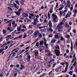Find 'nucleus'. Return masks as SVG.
Masks as SVG:
<instances>
[{"label": "nucleus", "instance_id": "nucleus-1", "mask_svg": "<svg viewBox=\"0 0 77 77\" xmlns=\"http://www.w3.org/2000/svg\"><path fill=\"white\" fill-rule=\"evenodd\" d=\"M55 53L56 54V55L57 56L59 57V56L60 55V50H55Z\"/></svg>", "mask_w": 77, "mask_h": 77}, {"label": "nucleus", "instance_id": "nucleus-2", "mask_svg": "<svg viewBox=\"0 0 77 77\" xmlns=\"http://www.w3.org/2000/svg\"><path fill=\"white\" fill-rule=\"evenodd\" d=\"M28 55L29 56L27 57V58H26V60H27V62H29L31 61L30 59H31V57L30 55Z\"/></svg>", "mask_w": 77, "mask_h": 77}, {"label": "nucleus", "instance_id": "nucleus-3", "mask_svg": "<svg viewBox=\"0 0 77 77\" xmlns=\"http://www.w3.org/2000/svg\"><path fill=\"white\" fill-rule=\"evenodd\" d=\"M34 53H35V57H37V56L39 55V53L38 52V51L35 50L34 51Z\"/></svg>", "mask_w": 77, "mask_h": 77}, {"label": "nucleus", "instance_id": "nucleus-4", "mask_svg": "<svg viewBox=\"0 0 77 77\" xmlns=\"http://www.w3.org/2000/svg\"><path fill=\"white\" fill-rule=\"evenodd\" d=\"M54 37L56 39H58L60 38V37H59L58 35H54Z\"/></svg>", "mask_w": 77, "mask_h": 77}, {"label": "nucleus", "instance_id": "nucleus-5", "mask_svg": "<svg viewBox=\"0 0 77 77\" xmlns=\"http://www.w3.org/2000/svg\"><path fill=\"white\" fill-rule=\"evenodd\" d=\"M14 7L15 8L17 9V10L19 8V7L18 6H17V4L15 3L14 4Z\"/></svg>", "mask_w": 77, "mask_h": 77}, {"label": "nucleus", "instance_id": "nucleus-6", "mask_svg": "<svg viewBox=\"0 0 77 77\" xmlns=\"http://www.w3.org/2000/svg\"><path fill=\"white\" fill-rule=\"evenodd\" d=\"M53 7H51V8H50V9H49V12H50V14L53 12Z\"/></svg>", "mask_w": 77, "mask_h": 77}, {"label": "nucleus", "instance_id": "nucleus-7", "mask_svg": "<svg viewBox=\"0 0 77 77\" xmlns=\"http://www.w3.org/2000/svg\"><path fill=\"white\" fill-rule=\"evenodd\" d=\"M44 44V42L42 40V41L40 42L39 43V45H43Z\"/></svg>", "mask_w": 77, "mask_h": 77}, {"label": "nucleus", "instance_id": "nucleus-8", "mask_svg": "<svg viewBox=\"0 0 77 77\" xmlns=\"http://www.w3.org/2000/svg\"><path fill=\"white\" fill-rule=\"evenodd\" d=\"M52 16L53 17H54V18H55L56 19L57 18V16L56 15H55V14H52Z\"/></svg>", "mask_w": 77, "mask_h": 77}, {"label": "nucleus", "instance_id": "nucleus-9", "mask_svg": "<svg viewBox=\"0 0 77 77\" xmlns=\"http://www.w3.org/2000/svg\"><path fill=\"white\" fill-rule=\"evenodd\" d=\"M56 28L57 29H60L62 28V27L61 26H60L59 25H58L56 27Z\"/></svg>", "mask_w": 77, "mask_h": 77}, {"label": "nucleus", "instance_id": "nucleus-10", "mask_svg": "<svg viewBox=\"0 0 77 77\" xmlns=\"http://www.w3.org/2000/svg\"><path fill=\"white\" fill-rule=\"evenodd\" d=\"M20 66L21 67H20V70H21L23 69H24V67L23 66V65H20Z\"/></svg>", "mask_w": 77, "mask_h": 77}, {"label": "nucleus", "instance_id": "nucleus-11", "mask_svg": "<svg viewBox=\"0 0 77 77\" xmlns=\"http://www.w3.org/2000/svg\"><path fill=\"white\" fill-rule=\"evenodd\" d=\"M25 50L24 49H23L22 50V51H21V52H20V53H19V54H18L17 55V56H18L19 55H20Z\"/></svg>", "mask_w": 77, "mask_h": 77}, {"label": "nucleus", "instance_id": "nucleus-12", "mask_svg": "<svg viewBox=\"0 0 77 77\" xmlns=\"http://www.w3.org/2000/svg\"><path fill=\"white\" fill-rule=\"evenodd\" d=\"M15 13L17 15H18L19 16H20V12H19L17 11L16 12H15Z\"/></svg>", "mask_w": 77, "mask_h": 77}, {"label": "nucleus", "instance_id": "nucleus-13", "mask_svg": "<svg viewBox=\"0 0 77 77\" xmlns=\"http://www.w3.org/2000/svg\"><path fill=\"white\" fill-rule=\"evenodd\" d=\"M57 41L55 39H52L51 41V42L52 43H54L55 42H56Z\"/></svg>", "mask_w": 77, "mask_h": 77}, {"label": "nucleus", "instance_id": "nucleus-14", "mask_svg": "<svg viewBox=\"0 0 77 77\" xmlns=\"http://www.w3.org/2000/svg\"><path fill=\"white\" fill-rule=\"evenodd\" d=\"M71 51L72 52L73 51V43L72 42L71 43Z\"/></svg>", "mask_w": 77, "mask_h": 77}, {"label": "nucleus", "instance_id": "nucleus-15", "mask_svg": "<svg viewBox=\"0 0 77 77\" xmlns=\"http://www.w3.org/2000/svg\"><path fill=\"white\" fill-rule=\"evenodd\" d=\"M71 51L72 52L73 51V43L72 42L71 43Z\"/></svg>", "mask_w": 77, "mask_h": 77}, {"label": "nucleus", "instance_id": "nucleus-16", "mask_svg": "<svg viewBox=\"0 0 77 77\" xmlns=\"http://www.w3.org/2000/svg\"><path fill=\"white\" fill-rule=\"evenodd\" d=\"M24 14H25V15L23 17H28V14H27L25 13H24Z\"/></svg>", "mask_w": 77, "mask_h": 77}, {"label": "nucleus", "instance_id": "nucleus-17", "mask_svg": "<svg viewBox=\"0 0 77 77\" xmlns=\"http://www.w3.org/2000/svg\"><path fill=\"white\" fill-rule=\"evenodd\" d=\"M65 27L66 28H68L69 27V26L67 24H66L65 25Z\"/></svg>", "mask_w": 77, "mask_h": 77}, {"label": "nucleus", "instance_id": "nucleus-18", "mask_svg": "<svg viewBox=\"0 0 77 77\" xmlns=\"http://www.w3.org/2000/svg\"><path fill=\"white\" fill-rule=\"evenodd\" d=\"M41 26V24H38L37 25L36 29H38V28L40 26Z\"/></svg>", "mask_w": 77, "mask_h": 77}, {"label": "nucleus", "instance_id": "nucleus-19", "mask_svg": "<svg viewBox=\"0 0 77 77\" xmlns=\"http://www.w3.org/2000/svg\"><path fill=\"white\" fill-rule=\"evenodd\" d=\"M48 19H50L51 18H50V14H49V12H48Z\"/></svg>", "mask_w": 77, "mask_h": 77}, {"label": "nucleus", "instance_id": "nucleus-20", "mask_svg": "<svg viewBox=\"0 0 77 77\" xmlns=\"http://www.w3.org/2000/svg\"><path fill=\"white\" fill-rule=\"evenodd\" d=\"M75 54H74L73 55V58L74 59V60L75 61L76 58L75 57Z\"/></svg>", "mask_w": 77, "mask_h": 77}, {"label": "nucleus", "instance_id": "nucleus-21", "mask_svg": "<svg viewBox=\"0 0 77 77\" xmlns=\"http://www.w3.org/2000/svg\"><path fill=\"white\" fill-rule=\"evenodd\" d=\"M60 69L59 68H56L55 69V71H56V72H59V69Z\"/></svg>", "mask_w": 77, "mask_h": 77}, {"label": "nucleus", "instance_id": "nucleus-22", "mask_svg": "<svg viewBox=\"0 0 77 77\" xmlns=\"http://www.w3.org/2000/svg\"><path fill=\"white\" fill-rule=\"evenodd\" d=\"M53 22H54L55 23H56V22H57L56 21V19L55 18H53Z\"/></svg>", "mask_w": 77, "mask_h": 77}, {"label": "nucleus", "instance_id": "nucleus-23", "mask_svg": "<svg viewBox=\"0 0 77 77\" xmlns=\"http://www.w3.org/2000/svg\"><path fill=\"white\" fill-rule=\"evenodd\" d=\"M72 12L75 13L77 14V10L75 9V10H73L72 11Z\"/></svg>", "mask_w": 77, "mask_h": 77}, {"label": "nucleus", "instance_id": "nucleus-24", "mask_svg": "<svg viewBox=\"0 0 77 77\" xmlns=\"http://www.w3.org/2000/svg\"><path fill=\"white\" fill-rule=\"evenodd\" d=\"M7 66H6L5 67H4L3 69L4 70H5V71L6 72L7 71Z\"/></svg>", "mask_w": 77, "mask_h": 77}, {"label": "nucleus", "instance_id": "nucleus-25", "mask_svg": "<svg viewBox=\"0 0 77 77\" xmlns=\"http://www.w3.org/2000/svg\"><path fill=\"white\" fill-rule=\"evenodd\" d=\"M34 32V31L30 30V33L29 35H31Z\"/></svg>", "mask_w": 77, "mask_h": 77}, {"label": "nucleus", "instance_id": "nucleus-26", "mask_svg": "<svg viewBox=\"0 0 77 77\" xmlns=\"http://www.w3.org/2000/svg\"><path fill=\"white\" fill-rule=\"evenodd\" d=\"M6 30L4 29H3V33L5 34V36L6 35Z\"/></svg>", "mask_w": 77, "mask_h": 77}, {"label": "nucleus", "instance_id": "nucleus-27", "mask_svg": "<svg viewBox=\"0 0 77 77\" xmlns=\"http://www.w3.org/2000/svg\"><path fill=\"white\" fill-rule=\"evenodd\" d=\"M39 44V42H37L36 43V44L35 45V46H36L37 47H38L39 46V45H38Z\"/></svg>", "mask_w": 77, "mask_h": 77}, {"label": "nucleus", "instance_id": "nucleus-28", "mask_svg": "<svg viewBox=\"0 0 77 77\" xmlns=\"http://www.w3.org/2000/svg\"><path fill=\"white\" fill-rule=\"evenodd\" d=\"M12 55L11 54H10L9 56V57H8V58H10V59H12L13 58V57H11V56Z\"/></svg>", "mask_w": 77, "mask_h": 77}, {"label": "nucleus", "instance_id": "nucleus-29", "mask_svg": "<svg viewBox=\"0 0 77 77\" xmlns=\"http://www.w3.org/2000/svg\"><path fill=\"white\" fill-rule=\"evenodd\" d=\"M24 2V0H21V1H20V3L22 5H23Z\"/></svg>", "mask_w": 77, "mask_h": 77}, {"label": "nucleus", "instance_id": "nucleus-30", "mask_svg": "<svg viewBox=\"0 0 77 77\" xmlns=\"http://www.w3.org/2000/svg\"><path fill=\"white\" fill-rule=\"evenodd\" d=\"M38 20V19L37 18H36L34 20V22H36V21H37Z\"/></svg>", "mask_w": 77, "mask_h": 77}, {"label": "nucleus", "instance_id": "nucleus-31", "mask_svg": "<svg viewBox=\"0 0 77 77\" xmlns=\"http://www.w3.org/2000/svg\"><path fill=\"white\" fill-rule=\"evenodd\" d=\"M14 54H13V55H12V57H15L16 56V54L15 53V52H14V53H13Z\"/></svg>", "mask_w": 77, "mask_h": 77}, {"label": "nucleus", "instance_id": "nucleus-32", "mask_svg": "<svg viewBox=\"0 0 77 77\" xmlns=\"http://www.w3.org/2000/svg\"><path fill=\"white\" fill-rule=\"evenodd\" d=\"M58 32H63V30L62 29H58Z\"/></svg>", "mask_w": 77, "mask_h": 77}, {"label": "nucleus", "instance_id": "nucleus-33", "mask_svg": "<svg viewBox=\"0 0 77 77\" xmlns=\"http://www.w3.org/2000/svg\"><path fill=\"white\" fill-rule=\"evenodd\" d=\"M76 62H75L72 65V66H74V67H75V66H76Z\"/></svg>", "mask_w": 77, "mask_h": 77}, {"label": "nucleus", "instance_id": "nucleus-34", "mask_svg": "<svg viewBox=\"0 0 77 77\" xmlns=\"http://www.w3.org/2000/svg\"><path fill=\"white\" fill-rule=\"evenodd\" d=\"M73 73V71H71L70 72H69V73L70 74V75H72V74Z\"/></svg>", "mask_w": 77, "mask_h": 77}, {"label": "nucleus", "instance_id": "nucleus-35", "mask_svg": "<svg viewBox=\"0 0 77 77\" xmlns=\"http://www.w3.org/2000/svg\"><path fill=\"white\" fill-rule=\"evenodd\" d=\"M49 25H52L51 21V20L49 21L48 23Z\"/></svg>", "mask_w": 77, "mask_h": 77}, {"label": "nucleus", "instance_id": "nucleus-36", "mask_svg": "<svg viewBox=\"0 0 77 77\" xmlns=\"http://www.w3.org/2000/svg\"><path fill=\"white\" fill-rule=\"evenodd\" d=\"M8 10L10 11H12V9L11 8V7H8Z\"/></svg>", "mask_w": 77, "mask_h": 77}, {"label": "nucleus", "instance_id": "nucleus-37", "mask_svg": "<svg viewBox=\"0 0 77 77\" xmlns=\"http://www.w3.org/2000/svg\"><path fill=\"white\" fill-rule=\"evenodd\" d=\"M16 4H17L19 5H20V4H19V2L18 1H16Z\"/></svg>", "mask_w": 77, "mask_h": 77}, {"label": "nucleus", "instance_id": "nucleus-38", "mask_svg": "<svg viewBox=\"0 0 77 77\" xmlns=\"http://www.w3.org/2000/svg\"><path fill=\"white\" fill-rule=\"evenodd\" d=\"M45 27V26H41V27H39V29H41L44 28Z\"/></svg>", "mask_w": 77, "mask_h": 77}, {"label": "nucleus", "instance_id": "nucleus-39", "mask_svg": "<svg viewBox=\"0 0 77 77\" xmlns=\"http://www.w3.org/2000/svg\"><path fill=\"white\" fill-rule=\"evenodd\" d=\"M11 37L12 36L11 35H8L7 36V38H11Z\"/></svg>", "mask_w": 77, "mask_h": 77}, {"label": "nucleus", "instance_id": "nucleus-40", "mask_svg": "<svg viewBox=\"0 0 77 77\" xmlns=\"http://www.w3.org/2000/svg\"><path fill=\"white\" fill-rule=\"evenodd\" d=\"M34 35H33L34 36H35L36 35H37L38 34L37 33V32H35L34 33Z\"/></svg>", "mask_w": 77, "mask_h": 77}, {"label": "nucleus", "instance_id": "nucleus-41", "mask_svg": "<svg viewBox=\"0 0 77 77\" xmlns=\"http://www.w3.org/2000/svg\"><path fill=\"white\" fill-rule=\"evenodd\" d=\"M70 37L69 35H67L66 38L67 39L69 38V39H70V38L69 37Z\"/></svg>", "mask_w": 77, "mask_h": 77}, {"label": "nucleus", "instance_id": "nucleus-42", "mask_svg": "<svg viewBox=\"0 0 77 77\" xmlns=\"http://www.w3.org/2000/svg\"><path fill=\"white\" fill-rule=\"evenodd\" d=\"M22 9L21 8H20L18 9V11L19 13L21 12Z\"/></svg>", "mask_w": 77, "mask_h": 77}, {"label": "nucleus", "instance_id": "nucleus-43", "mask_svg": "<svg viewBox=\"0 0 77 77\" xmlns=\"http://www.w3.org/2000/svg\"><path fill=\"white\" fill-rule=\"evenodd\" d=\"M37 23L36 22H34L33 24V25L34 26H35L36 25H37Z\"/></svg>", "mask_w": 77, "mask_h": 77}, {"label": "nucleus", "instance_id": "nucleus-44", "mask_svg": "<svg viewBox=\"0 0 77 77\" xmlns=\"http://www.w3.org/2000/svg\"><path fill=\"white\" fill-rule=\"evenodd\" d=\"M3 72H2V73H1L0 74V77H2L3 76Z\"/></svg>", "mask_w": 77, "mask_h": 77}, {"label": "nucleus", "instance_id": "nucleus-45", "mask_svg": "<svg viewBox=\"0 0 77 77\" xmlns=\"http://www.w3.org/2000/svg\"><path fill=\"white\" fill-rule=\"evenodd\" d=\"M53 37L52 35H49L48 36V38H52Z\"/></svg>", "mask_w": 77, "mask_h": 77}, {"label": "nucleus", "instance_id": "nucleus-46", "mask_svg": "<svg viewBox=\"0 0 77 77\" xmlns=\"http://www.w3.org/2000/svg\"><path fill=\"white\" fill-rule=\"evenodd\" d=\"M56 49H58V50H60L59 47V46H57L56 47Z\"/></svg>", "mask_w": 77, "mask_h": 77}, {"label": "nucleus", "instance_id": "nucleus-47", "mask_svg": "<svg viewBox=\"0 0 77 77\" xmlns=\"http://www.w3.org/2000/svg\"><path fill=\"white\" fill-rule=\"evenodd\" d=\"M60 38H61L60 41H64V39L63 37H60Z\"/></svg>", "mask_w": 77, "mask_h": 77}, {"label": "nucleus", "instance_id": "nucleus-48", "mask_svg": "<svg viewBox=\"0 0 77 77\" xmlns=\"http://www.w3.org/2000/svg\"><path fill=\"white\" fill-rule=\"evenodd\" d=\"M45 31V29H42L40 30V31L42 32H44Z\"/></svg>", "mask_w": 77, "mask_h": 77}, {"label": "nucleus", "instance_id": "nucleus-49", "mask_svg": "<svg viewBox=\"0 0 77 77\" xmlns=\"http://www.w3.org/2000/svg\"><path fill=\"white\" fill-rule=\"evenodd\" d=\"M63 9L62 8L60 7V8H59L58 10L59 11H61Z\"/></svg>", "mask_w": 77, "mask_h": 77}, {"label": "nucleus", "instance_id": "nucleus-50", "mask_svg": "<svg viewBox=\"0 0 77 77\" xmlns=\"http://www.w3.org/2000/svg\"><path fill=\"white\" fill-rule=\"evenodd\" d=\"M56 65V63H55V64H54L53 65V68Z\"/></svg>", "mask_w": 77, "mask_h": 77}, {"label": "nucleus", "instance_id": "nucleus-51", "mask_svg": "<svg viewBox=\"0 0 77 77\" xmlns=\"http://www.w3.org/2000/svg\"><path fill=\"white\" fill-rule=\"evenodd\" d=\"M36 32L37 33V35H38L39 33V32L37 30H36Z\"/></svg>", "mask_w": 77, "mask_h": 77}, {"label": "nucleus", "instance_id": "nucleus-52", "mask_svg": "<svg viewBox=\"0 0 77 77\" xmlns=\"http://www.w3.org/2000/svg\"><path fill=\"white\" fill-rule=\"evenodd\" d=\"M9 45H8L7 46H6L5 47V50H7L8 48V47H9Z\"/></svg>", "mask_w": 77, "mask_h": 77}, {"label": "nucleus", "instance_id": "nucleus-53", "mask_svg": "<svg viewBox=\"0 0 77 77\" xmlns=\"http://www.w3.org/2000/svg\"><path fill=\"white\" fill-rule=\"evenodd\" d=\"M19 57H20V58L22 59L23 58L22 55L19 56Z\"/></svg>", "mask_w": 77, "mask_h": 77}, {"label": "nucleus", "instance_id": "nucleus-54", "mask_svg": "<svg viewBox=\"0 0 77 77\" xmlns=\"http://www.w3.org/2000/svg\"><path fill=\"white\" fill-rule=\"evenodd\" d=\"M76 14H77V13H74V16H73V17H76V15H77Z\"/></svg>", "mask_w": 77, "mask_h": 77}, {"label": "nucleus", "instance_id": "nucleus-55", "mask_svg": "<svg viewBox=\"0 0 77 77\" xmlns=\"http://www.w3.org/2000/svg\"><path fill=\"white\" fill-rule=\"evenodd\" d=\"M30 15L31 16V17H34V15L32 14H30Z\"/></svg>", "mask_w": 77, "mask_h": 77}, {"label": "nucleus", "instance_id": "nucleus-56", "mask_svg": "<svg viewBox=\"0 0 77 77\" xmlns=\"http://www.w3.org/2000/svg\"><path fill=\"white\" fill-rule=\"evenodd\" d=\"M29 29H32V26H31V25H29Z\"/></svg>", "mask_w": 77, "mask_h": 77}, {"label": "nucleus", "instance_id": "nucleus-57", "mask_svg": "<svg viewBox=\"0 0 77 77\" xmlns=\"http://www.w3.org/2000/svg\"><path fill=\"white\" fill-rule=\"evenodd\" d=\"M10 60V59L9 58H8V60L6 61V62H8Z\"/></svg>", "mask_w": 77, "mask_h": 77}, {"label": "nucleus", "instance_id": "nucleus-58", "mask_svg": "<svg viewBox=\"0 0 77 77\" xmlns=\"http://www.w3.org/2000/svg\"><path fill=\"white\" fill-rule=\"evenodd\" d=\"M68 15H68V14H66V16H65V17H66V19H67V18L68 17Z\"/></svg>", "mask_w": 77, "mask_h": 77}, {"label": "nucleus", "instance_id": "nucleus-59", "mask_svg": "<svg viewBox=\"0 0 77 77\" xmlns=\"http://www.w3.org/2000/svg\"><path fill=\"white\" fill-rule=\"evenodd\" d=\"M73 33H75L76 32V30L75 29H74L73 30Z\"/></svg>", "mask_w": 77, "mask_h": 77}, {"label": "nucleus", "instance_id": "nucleus-60", "mask_svg": "<svg viewBox=\"0 0 77 77\" xmlns=\"http://www.w3.org/2000/svg\"><path fill=\"white\" fill-rule=\"evenodd\" d=\"M44 73H43L42 75H40V77H43L44 76Z\"/></svg>", "mask_w": 77, "mask_h": 77}, {"label": "nucleus", "instance_id": "nucleus-61", "mask_svg": "<svg viewBox=\"0 0 77 77\" xmlns=\"http://www.w3.org/2000/svg\"><path fill=\"white\" fill-rule=\"evenodd\" d=\"M66 21V19H63V22L64 23Z\"/></svg>", "mask_w": 77, "mask_h": 77}, {"label": "nucleus", "instance_id": "nucleus-62", "mask_svg": "<svg viewBox=\"0 0 77 77\" xmlns=\"http://www.w3.org/2000/svg\"><path fill=\"white\" fill-rule=\"evenodd\" d=\"M25 73L26 75H28L29 74V73H28L27 72H25Z\"/></svg>", "mask_w": 77, "mask_h": 77}, {"label": "nucleus", "instance_id": "nucleus-63", "mask_svg": "<svg viewBox=\"0 0 77 77\" xmlns=\"http://www.w3.org/2000/svg\"><path fill=\"white\" fill-rule=\"evenodd\" d=\"M16 50H17V49H15L14 50H12V51H11V53H13V52H14V51H15Z\"/></svg>", "mask_w": 77, "mask_h": 77}, {"label": "nucleus", "instance_id": "nucleus-64", "mask_svg": "<svg viewBox=\"0 0 77 77\" xmlns=\"http://www.w3.org/2000/svg\"><path fill=\"white\" fill-rule=\"evenodd\" d=\"M63 24V23L62 22H61L60 23V24H58L60 26H61Z\"/></svg>", "mask_w": 77, "mask_h": 77}]
</instances>
